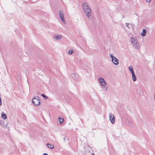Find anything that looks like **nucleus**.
<instances>
[{
    "instance_id": "nucleus-1",
    "label": "nucleus",
    "mask_w": 155,
    "mask_h": 155,
    "mask_svg": "<svg viewBox=\"0 0 155 155\" xmlns=\"http://www.w3.org/2000/svg\"><path fill=\"white\" fill-rule=\"evenodd\" d=\"M82 7L87 17H90L91 15V10L88 5L86 3H83Z\"/></svg>"
},
{
    "instance_id": "nucleus-2",
    "label": "nucleus",
    "mask_w": 155,
    "mask_h": 155,
    "mask_svg": "<svg viewBox=\"0 0 155 155\" xmlns=\"http://www.w3.org/2000/svg\"><path fill=\"white\" fill-rule=\"evenodd\" d=\"M131 41L133 46L135 49H140V43L138 42V40L137 39L132 37L131 38Z\"/></svg>"
},
{
    "instance_id": "nucleus-3",
    "label": "nucleus",
    "mask_w": 155,
    "mask_h": 155,
    "mask_svg": "<svg viewBox=\"0 0 155 155\" xmlns=\"http://www.w3.org/2000/svg\"><path fill=\"white\" fill-rule=\"evenodd\" d=\"M32 102L35 106H37L40 105V98L38 96L35 97L32 100Z\"/></svg>"
},
{
    "instance_id": "nucleus-4",
    "label": "nucleus",
    "mask_w": 155,
    "mask_h": 155,
    "mask_svg": "<svg viewBox=\"0 0 155 155\" xmlns=\"http://www.w3.org/2000/svg\"><path fill=\"white\" fill-rule=\"evenodd\" d=\"M60 18L64 24L65 23V21L64 19V17L63 14V12L61 11H60V13H59Z\"/></svg>"
},
{
    "instance_id": "nucleus-5",
    "label": "nucleus",
    "mask_w": 155,
    "mask_h": 155,
    "mask_svg": "<svg viewBox=\"0 0 155 155\" xmlns=\"http://www.w3.org/2000/svg\"><path fill=\"white\" fill-rule=\"evenodd\" d=\"M109 119L112 124H114L115 122V117L114 115L111 113L109 114Z\"/></svg>"
},
{
    "instance_id": "nucleus-6",
    "label": "nucleus",
    "mask_w": 155,
    "mask_h": 155,
    "mask_svg": "<svg viewBox=\"0 0 155 155\" xmlns=\"http://www.w3.org/2000/svg\"><path fill=\"white\" fill-rule=\"evenodd\" d=\"M126 25L128 28L133 29L135 28V25L133 23H126Z\"/></svg>"
},
{
    "instance_id": "nucleus-7",
    "label": "nucleus",
    "mask_w": 155,
    "mask_h": 155,
    "mask_svg": "<svg viewBox=\"0 0 155 155\" xmlns=\"http://www.w3.org/2000/svg\"><path fill=\"white\" fill-rule=\"evenodd\" d=\"M112 61L113 63L115 65H116L118 64L119 63V60L116 57H114V58L112 59Z\"/></svg>"
},
{
    "instance_id": "nucleus-8",
    "label": "nucleus",
    "mask_w": 155,
    "mask_h": 155,
    "mask_svg": "<svg viewBox=\"0 0 155 155\" xmlns=\"http://www.w3.org/2000/svg\"><path fill=\"white\" fill-rule=\"evenodd\" d=\"M62 38V36L61 35H55L54 36V38L56 40H59L61 39Z\"/></svg>"
},
{
    "instance_id": "nucleus-9",
    "label": "nucleus",
    "mask_w": 155,
    "mask_h": 155,
    "mask_svg": "<svg viewBox=\"0 0 155 155\" xmlns=\"http://www.w3.org/2000/svg\"><path fill=\"white\" fill-rule=\"evenodd\" d=\"M98 81H99L101 85H102L104 82L105 81L102 78H100L98 79Z\"/></svg>"
},
{
    "instance_id": "nucleus-10",
    "label": "nucleus",
    "mask_w": 155,
    "mask_h": 155,
    "mask_svg": "<svg viewBox=\"0 0 155 155\" xmlns=\"http://www.w3.org/2000/svg\"><path fill=\"white\" fill-rule=\"evenodd\" d=\"M58 120L60 124H61L64 121V119L63 117L61 118L60 117L58 118Z\"/></svg>"
},
{
    "instance_id": "nucleus-11",
    "label": "nucleus",
    "mask_w": 155,
    "mask_h": 155,
    "mask_svg": "<svg viewBox=\"0 0 155 155\" xmlns=\"http://www.w3.org/2000/svg\"><path fill=\"white\" fill-rule=\"evenodd\" d=\"M146 34V30H143L142 32L141 33V35L142 36H145Z\"/></svg>"
},
{
    "instance_id": "nucleus-12",
    "label": "nucleus",
    "mask_w": 155,
    "mask_h": 155,
    "mask_svg": "<svg viewBox=\"0 0 155 155\" xmlns=\"http://www.w3.org/2000/svg\"><path fill=\"white\" fill-rule=\"evenodd\" d=\"M47 146L48 147L51 149H53L54 147L53 144H51L48 143H47Z\"/></svg>"
},
{
    "instance_id": "nucleus-13",
    "label": "nucleus",
    "mask_w": 155,
    "mask_h": 155,
    "mask_svg": "<svg viewBox=\"0 0 155 155\" xmlns=\"http://www.w3.org/2000/svg\"><path fill=\"white\" fill-rule=\"evenodd\" d=\"M7 115H6V114H4L3 113L2 114V117L4 119H6L7 118Z\"/></svg>"
},
{
    "instance_id": "nucleus-14",
    "label": "nucleus",
    "mask_w": 155,
    "mask_h": 155,
    "mask_svg": "<svg viewBox=\"0 0 155 155\" xmlns=\"http://www.w3.org/2000/svg\"><path fill=\"white\" fill-rule=\"evenodd\" d=\"M128 68L130 73L134 71L132 66H129Z\"/></svg>"
},
{
    "instance_id": "nucleus-15",
    "label": "nucleus",
    "mask_w": 155,
    "mask_h": 155,
    "mask_svg": "<svg viewBox=\"0 0 155 155\" xmlns=\"http://www.w3.org/2000/svg\"><path fill=\"white\" fill-rule=\"evenodd\" d=\"M132 79L134 81H135L137 80L135 74L132 76Z\"/></svg>"
},
{
    "instance_id": "nucleus-16",
    "label": "nucleus",
    "mask_w": 155,
    "mask_h": 155,
    "mask_svg": "<svg viewBox=\"0 0 155 155\" xmlns=\"http://www.w3.org/2000/svg\"><path fill=\"white\" fill-rule=\"evenodd\" d=\"M101 85V87L103 89H104L106 91H107L108 87L107 86H106L102 84V85Z\"/></svg>"
},
{
    "instance_id": "nucleus-17",
    "label": "nucleus",
    "mask_w": 155,
    "mask_h": 155,
    "mask_svg": "<svg viewBox=\"0 0 155 155\" xmlns=\"http://www.w3.org/2000/svg\"><path fill=\"white\" fill-rule=\"evenodd\" d=\"M73 52V50L72 49H70L68 51V53L70 54H71Z\"/></svg>"
},
{
    "instance_id": "nucleus-18",
    "label": "nucleus",
    "mask_w": 155,
    "mask_h": 155,
    "mask_svg": "<svg viewBox=\"0 0 155 155\" xmlns=\"http://www.w3.org/2000/svg\"><path fill=\"white\" fill-rule=\"evenodd\" d=\"M41 96L45 98V99H47L48 98V97L47 96L45 95L44 94H42L41 95Z\"/></svg>"
},
{
    "instance_id": "nucleus-19",
    "label": "nucleus",
    "mask_w": 155,
    "mask_h": 155,
    "mask_svg": "<svg viewBox=\"0 0 155 155\" xmlns=\"http://www.w3.org/2000/svg\"><path fill=\"white\" fill-rule=\"evenodd\" d=\"M110 58H111L112 59L114 58L115 57L113 56V55L112 54H110Z\"/></svg>"
},
{
    "instance_id": "nucleus-20",
    "label": "nucleus",
    "mask_w": 155,
    "mask_h": 155,
    "mask_svg": "<svg viewBox=\"0 0 155 155\" xmlns=\"http://www.w3.org/2000/svg\"><path fill=\"white\" fill-rule=\"evenodd\" d=\"M151 0H146V1L147 2L149 3L150 2Z\"/></svg>"
},
{
    "instance_id": "nucleus-21",
    "label": "nucleus",
    "mask_w": 155,
    "mask_h": 155,
    "mask_svg": "<svg viewBox=\"0 0 155 155\" xmlns=\"http://www.w3.org/2000/svg\"><path fill=\"white\" fill-rule=\"evenodd\" d=\"M103 83H104V84H103V85H105V86L107 85V84L106 83V82L105 81H104V82Z\"/></svg>"
},
{
    "instance_id": "nucleus-22",
    "label": "nucleus",
    "mask_w": 155,
    "mask_h": 155,
    "mask_svg": "<svg viewBox=\"0 0 155 155\" xmlns=\"http://www.w3.org/2000/svg\"><path fill=\"white\" fill-rule=\"evenodd\" d=\"M131 74H132V76L135 74L134 71H133L131 72Z\"/></svg>"
},
{
    "instance_id": "nucleus-23",
    "label": "nucleus",
    "mask_w": 155,
    "mask_h": 155,
    "mask_svg": "<svg viewBox=\"0 0 155 155\" xmlns=\"http://www.w3.org/2000/svg\"><path fill=\"white\" fill-rule=\"evenodd\" d=\"M66 137H64V141H65V140L66 139Z\"/></svg>"
},
{
    "instance_id": "nucleus-24",
    "label": "nucleus",
    "mask_w": 155,
    "mask_h": 155,
    "mask_svg": "<svg viewBox=\"0 0 155 155\" xmlns=\"http://www.w3.org/2000/svg\"><path fill=\"white\" fill-rule=\"evenodd\" d=\"M43 155H48V154L46 153H44Z\"/></svg>"
},
{
    "instance_id": "nucleus-25",
    "label": "nucleus",
    "mask_w": 155,
    "mask_h": 155,
    "mask_svg": "<svg viewBox=\"0 0 155 155\" xmlns=\"http://www.w3.org/2000/svg\"><path fill=\"white\" fill-rule=\"evenodd\" d=\"M91 155H95V154L94 153H92Z\"/></svg>"
}]
</instances>
